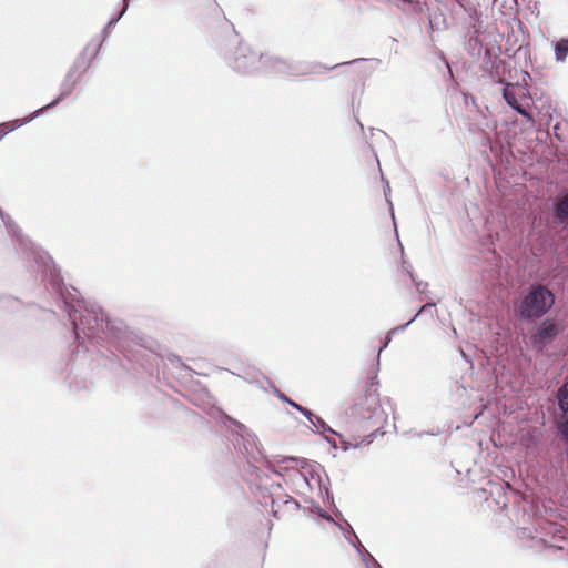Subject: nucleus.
Listing matches in <instances>:
<instances>
[{
  "mask_svg": "<svg viewBox=\"0 0 568 568\" xmlns=\"http://www.w3.org/2000/svg\"><path fill=\"white\" fill-rule=\"evenodd\" d=\"M555 296L547 287L536 285L530 288L520 304L524 318L541 317L554 305Z\"/></svg>",
  "mask_w": 568,
  "mask_h": 568,
  "instance_id": "obj_1",
  "label": "nucleus"
},
{
  "mask_svg": "<svg viewBox=\"0 0 568 568\" xmlns=\"http://www.w3.org/2000/svg\"><path fill=\"white\" fill-rule=\"evenodd\" d=\"M300 475L311 491L322 495L325 489V476L320 465L312 464L304 466Z\"/></svg>",
  "mask_w": 568,
  "mask_h": 568,
  "instance_id": "obj_2",
  "label": "nucleus"
},
{
  "mask_svg": "<svg viewBox=\"0 0 568 568\" xmlns=\"http://www.w3.org/2000/svg\"><path fill=\"white\" fill-rule=\"evenodd\" d=\"M556 335V327L552 323L544 322L538 331L532 336V343L535 345H540L545 341L555 337Z\"/></svg>",
  "mask_w": 568,
  "mask_h": 568,
  "instance_id": "obj_3",
  "label": "nucleus"
},
{
  "mask_svg": "<svg viewBox=\"0 0 568 568\" xmlns=\"http://www.w3.org/2000/svg\"><path fill=\"white\" fill-rule=\"evenodd\" d=\"M556 217L560 223H568V195L564 196L557 202Z\"/></svg>",
  "mask_w": 568,
  "mask_h": 568,
  "instance_id": "obj_4",
  "label": "nucleus"
},
{
  "mask_svg": "<svg viewBox=\"0 0 568 568\" xmlns=\"http://www.w3.org/2000/svg\"><path fill=\"white\" fill-rule=\"evenodd\" d=\"M429 306H432V305H430V304H427V305L422 306V307H420V310H419V312H418V313H417V314H416V315H415L410 321H408L406 324H404V325H402V326H398V327L394 328L393 331H390V332L387 334L386 339H385V342H384L383 346H382V347H381V349H379V353L382 352V349H383V348L387 347V345H388V344L390 343V341H392L393 335H394L396 332H402V331H404L408 325H410V324L416 320V317H417L422 312H424V311H425L427 307H429Z\"/></svg>",
  "mask_w": 568,
  "mask_h": 568,
  "instance_id": "obj_5",
  "label": "nucleus"
},
{
  "mask_svg": "<svg viewBox=\"0 0 568 568\" xmlns=\"http://www.w3.org/2000/svg\"><path fill=\"white\" fill-rule=\"evenodd\" d=\"M568 55V39H561L555 44L556 60L562 62Z\"/></svg>",
  "mask_w": 568,
  "mask_h": 568,
  "instance_id": "obj_6",
  "label": "nucleus"
},
{
  "mask_svg": "<svg viewBox=\"0 0 568 568\" xmlns=\"http://www.w3.org/2000/svg\"><path fill=\"white\" fill-rule=\"evenodd\" d=\"M558 404L561 410H568V384H565L558 393Z\"/></svg>",
  "mask_w": 568,
  "mask_h": 568,
  "instance_id": "obj_7",
  "label": "nucleus"
},
{
  "mask_svg": "<svg viewBox=\"0 0 568 568\" xmlns=\"http://www.w3.org/2000/svg\"><path fill=\"white\" fill-rule=\"evenodd\" d=\"M503 95L509 106H513L514 104H516V102H518L515 93L508 87L504 89Z\"/></svg>",
  "mask_w": 568,
  "mask_h": 568,
  "instance_id": "obj_8",
  "label": "nucleus"
},
{
  "mask_svg": "<svg viewBox=\"0 0 568 568\" xmlns=\"http://www.w3.org/2000/svg\"><path fill=\"white\" fill-rule=\"evenodd\" d=\"M290 403V405H292L295 409H297L300 413H302L308 420L310 423H313V417L314 415L312 414V412L307 410L306 408L302 407L301 405L294 403V402H291V400H287Z\"/></svg>",
  "mask_w": 568,
  "mask_h": 568,
  "instance_id": "obj_9",
  "label": "nucleus"
},
{
  "mask_svg": "<svg viewBox=\"0 0 568 568\" xmlns=\"http://www.w3.org/2000/svg\"><path fill=\"white\" fill-rule=\"evenodd\" d=\"M313 427H315L316 429H323V430H328V432H332L334 433L321 418L318 417H313V423H311Z\"/></svg>",
  "mask_w": 568,
  "mask_h": 568,
  "instance_id": "obj_10",
  "label": "nucleus"
},
{
  "mask_svg": "<svg viewBox=\"0 0 568 568\" xmlns=\"http://www.w3.org/2000/svg\"><path fill=\"white\" fill-rule=\"evenodd\" d=\"M57 102H58V100L53 101L51 104H48V105H45V106L41 108V109H40V110H38V111H36L33 115H31L30 118L26 119V120H24L22 123H20L19 125H22V124H24V123L30 122V121H31V120H33L36 116H38V115H39V114H40L44 109H47V108H49V106H51V105L55 104Z\"/></svg>",
  "mask_w": 568,
  "mask_h": 568,
  "instance_id": "obj_11",
  "label": "nucleus"
},
{
  "mask_svg": "<svg viewBox=\"0 0 568 568\" xmlns=\"http://www.w3.org/2000/svg\"><path fill=\"white\" fill-rule=\"evenodd\" d=\"M560 433L565 440L568 443V419L560 426Z\"/></svg>",
  "mask_w": 568,
  "mask_h": 568,
  "instance_id": "obj_12",
  "label": "nucleus"
},
{
  "mask_svg": "<svg viewBox=\"0 0 568 568\" xmlns=\"http://www.w3.org/2000/svg\"><path fill=\"white\" fill-rule=\"evenodd\" d=\"M514 110H516L519 114L524 116H529L528 113L520 106L518 102L511 106Z\"/></svg>",
  "mask_w": 568,
  "mask_h": 568,
  "instance_id": "obj_13",
  "label": "nucleus"
},
{
  "mask_svg": "<svg viewBox=\"0 0 568 568\" xmlns=\"http://www.w3.org/2000/svg\"><path fill=\"white\" fill-rule=\"evenodd\" d=\"M514 110H516L519 114L524 116H529L528 113L520 106L518 102L511 106Z\"/></svg>",
  "mask_w": 568,
  "mask_h": 568,
  "instance_id": "obj_14",
  "label": "nucleus"
},
{
  "mask_svg": "<svg viewBox=\"0 0 568 568\" xmlns=\"http://www.w3.org/2000/svg\"><path fill=\"white\" fill-rule=\"evenodd\" d=\"M125 10H126V6H124L123 10L120 12L119 17L115 20L110 21V24L118 21L124 14Z\"/></svg>",
  "mask_w": 568,
  "mask_h": 568,
  "instance_id": "obj_15",
  "label": "nucleus"
},
{
  "mask_svg": "<svg viewBox=\"0 0 568 568\" xmlns=\"http://www.w3.org/2000/svg\"><path fill=\"white\" fill-rule=\"evenodd\" d=\"M351 447H352V445H351L349 443H347V442H343V448H344V450H348V449H351Z\"/></svg>",
  "mask_w": 568,
  "mask_h": 568,
  "instance_id": "obj_16",
  "label": "nucleus"
},
{
  "mask_svg": "<svg viewBox=\"0 0 568 568\" xmlns=\"http://www.w3.org/2000/svg\"><path fill=\"white\" fill-rule=\"evenodd\" d=\"M328 443L331 444V446H332L333 448H335V449L337 448L336 443H332L331 440H328Z\"/></svg>",
  "mask_w": 568,
  "mask_h": 568,
  "instance_id": "obj_17",
  "label": "nucleus"
},
{
  "mask_svg": "<svg viewBox=\"0 0 568 568\" xmlns=\"http://www.w3.org/2000/svg\"><path fill=\"white\" fill-rule=\"evenodd\" d=\"M328 443L331 444V446H332L333 448H335V449L337 448L336 443H332L331 440H328Z\"/></svg>",
  "mask_w": 568,
  "mask_h": 568,
  "instance_id": "obj_18",
  "label": "nucleus"
}]
</instances>
